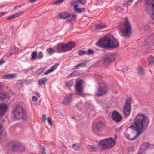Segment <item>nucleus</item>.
<instances>
[{"label":"nucleus","instance_id":"41","mask_svg":"<svg viewBox=\"0 0 154 154\" xmlns=\"http://www.w3.org/2000/svg\"><path fill=\"white\" fill-rule=\"evenodd\" d=\"M43 57L42 53L41 52H39L37 55V57L39 59H40Z\"/></svg>","mask_w":154,"mask_h":154},{"label":"nucleus","instance_id":"1","mask_svg":"<svg viewBox=\"0 0 154 154\" xmlns=\"http://www.w3.org/2000/svg\"><path fill=\"white\" fill-rule=\"evenodd\" d=\"M133 121V123L129 128L137 131L136 135L133 137H131V136L127 134L125 135L127 139L130 140H135L142 134L146 129L149 122L148 118L144 114H138L136 116Z\"/></svg>","mask_w":154,"mask_h":154},{"label":"nucleus","instance_id":"32","mask_svg":"<svg viewBox=\"0 0 154 154\" xmlns=\"http://www.w3.org/2000/svg\"><path fill=\"white\" fill-rule=\"evenodd\" d=\"M47 52L49 54L50 53H53L55 52L56 51V50L54 48H48L47 49Z\"/></svg>","mask_w":154,"mask_h":154},{"label":"nucleus","instance_id":"38","mask_svg":"<svg viewBox=\"0 0 154 154\" xmlns=\"http://www.w3.org/2000/svg\"><path fill=\"white\" fill-rule=\"evenodd\" d=\"M79 54L80 56H82L83 54H87V51H79Z\"/></svg>","mask_w":154,"mask_h":154},{"label":"nucleus","instance_id":"61","mask_svg":"<svg viewBox=\"0 0 154 154\" xmlns=\"http://www.w3.org/2000/svg\"><path fill=\"white\" fill-rule=\"evenodd\" d=\"M17 8H15V7H14V9H16Z\"/></svg>","mask_w":154,"mask_h":154},{"label":"nucleus","instance_id":"23","mask_svg":"<svg viewBox=\"0 0 154 154\" xmlns=\"http://www.w3.org/2000/svg\"><path fill=\"white\" fill-rule=\"evenodd\" d=\"M106 27V25L103 23H101L97 24L95 26L94 29L97 30H99L100 29Z\"/></svg>","mask_w":154,"mask_h":154},{"label":"nucleus","instance_id":"54","mask_svg":"<svg viewBox=\"0 0 154 154\" xmlns=\"http://www.w3.org/2000/svg\"><path fill=\"white\" fill-rule=\"evenodd\" d=\"M7 13V12H1L0 13V17H2Z\"/></svg>","mask_w":154,"mask_h":154},{"label":"nucleus","instance_id":"37","mask_svg":"<svg viewBox=\"0 0 154 154\" xmlns=\"http://www.w3.org/2000/svg\"><path fill=\"white\" fill-rule=\"evenodd\" d=\"M37 56V52H33L31 54L32 59L33 60L35 59Z\"/></svg>","mask_w":154,"mask_h":154},{"label":"nucleus","instance_id":"43","mask_svg":"<svg viewBox=\"0 0 154 154\" xmlns=\"http://www.w3.org/2000/svg\"><path fill=\"white\" fill-rule=\"evenodd\" d=\"M44 69L43 68H41L39 69L37 71V73L40 74L43 72Z\"/></svg>","mask_w":154,"mask_h":154},{"label":"nucleus","instance_id":"12","mask_svg":"<svg viewBox=\"0 0 154 154\" xmlns=\"http://www.w3.org/2000/svg\"><path fill=\"white\" fill-rule=\"evenodd\" d=\"M83 82L82 80H79L76 83V90L77 92L80 95H81L82 93V85Z\"/></svg>","mask_w":154,"mask_h":154},{"label":"nucleus","instance_id":"30","mask_svg":"<svg viewBox=\"0 0 154 154\" xmlns=\"http://www.w3.org/2000/svg\"><path fill=\"white\" fill-rule=\"evenodd\" d=\"M86 63H79L74 68L75 69H78L80 68L83 67L85 66Z\"/></svg>","mask_w":154,"mask_h":154},{"label":"nucleus","instance_id":"28","mask_svg":"<svg viewBox=\"0 0 154 154\" xmlns=\"http://www.w3.org/2000/svg\"><path fill=\"white\" fill-rule=\"evenodd\" d=\"M72 147L75 151L79 150L80 148V145L77 143L73 144Z\"/></svg>","mask_w":154,"mask_h":154},{"label":"nucleus","instance_id":"50","mask_svg":"<svg viewBox=\"0 0 154 154\" xmlns=\"http://www.w3.org/2000/svg\"><path fill=\"white\" fill-rule=\"evenodd\" d=\"M43 121L44 122H45L46 120V116L45 115H44L42 117Z\"/></svg>","mask_w":154,"mask_h":154},{"label":"nucleus","instance_id":"29","mask_svg":"<svg viewBox=\"0 0 154 154\" xmlns=\"http://www.w3.org/2000/svg\"><path fill=\"white\" fill-rule=\"evenodd\" d=\"M74 9L75 12L77 13H80L85 11V8H82V9H80L77 7H75L74 8Z\"/></svg>","mask_w":154,"mask_h":154},{"label":"nucleus","instance_id":"42","mask_svg":"<svg viewBox=\"0 0 154 154\" xmlns=\"http://www.w3.org/2000/svg\"><path fill=\"white\" fill-rule=\"evenodd\" d=\"M87 52V54H88L89 55H91L94 54V51L92 49H89Z\"/></svg>","mask_w":154,"mask_h":154},{"label":"nucleus","instance_id":"18","mask_svg":"<svg viewBox=\"0 0 154 154\" xmlns=\"http://www.w3.org/2000/svg\"><path fill=\"white\" fill-rule=\"evenodd\" d=\"M59 64L56 63L54 66H52L50 69L46 71L44 75H47L54 71L57 68Z\"/></svg>","mask_w":154,"mask_h":154},{"label":"nucleus","instance_id":"40","mask_svg":"<svg viewBox=\"0 0 154 154\" xmlns=\"http://www.w3.org/2000/svg\"><path fill=\"white\" fill-rule=\"evenodd\" d=\"M18 49H19L17 47H15L11 49V51L12 53H14L17 51Z\"/></svg>","mask_w":154,"mask_h":154},{"label":"nucleus","instance_id":"55","mask_svg":"<svg viewBox=\"0 0 154 154\" xmlns=\"http://www.w3.org/2000/svg\"><path fill=\"white\" fill-rule=\"evenodd\" d=\"M8 53H9V54H7V55L8 56H9L11 55L12 53H13L12 52H11L10 51L8 52Z\"/></svg>","mask_w":154,"mask_h":154},{"label":"nucleus","instance_id":"52","mask_svg":"<svg viewBox=\"0 0 154 154\" xmlns=\"http://www.w3.org/2000/svg\"><path fill=\"white\" fill-rule=\"evenodd\" d=\"M133 1V0H127L126 2V3L128 5H129V3L132 2Z\"/></svg>","mask_w":154,"mask_h":154},{"label":"nucleus","instance_id":"14","mask_svg":"<svg viewBox=\"0 0 154 154\" xmlns=\"http://www.w3.org/2000/svg\"><path fill=\"white\" fill-rule=\"evenodd\" d=\"M8 106L5 103L0 104V115L5 114L8 110Z\"/></svg>","mask_w":154,"mask_h":154},{"label":"nucleus","instance_id":"3","mask_svg":"<svg viewBox=\"0 0 154 154\" xmlns=\"http://www.w3.org/2000/svg\"><path fill=\"white\" fill-rule=\"evenodd\" d=\"M117 136H115V139L110 137L102 140L98 143V147L103 151L112 148L116 145Z\"/></svg>","mask_w":154,"mask_h":154},{"label":"nucleus","instance_id":"31","mask_svg":"<svg viewBox=\"0 0 154 154\" xmlns=\"http://www.w3.org/2000/svg\"><path fill=\"white\" fill-rule=\"evenodd\" d=\"M139 73L141 75H143L144 73V69L141 66H139L138 68Z\"/></svg>","mask_w":154,"mask_h":154},{"label":"nucleus","instance_id":"11","mask_svg":"<svg viewBox=\"0 0 154 154\" xmlns=\"http://www.w3.org/2000/svg\"><path fill=\"white\" fill-rule=\"evenodd\" d=\"M56 52L57 53L64 52L67 51L65 44L59 43L55 46Z\"/></svg>","mask_w":154,"mask_h":154},{"label":"nucleus","instance_id":"25","mask_svg":"<svg viewBox=\"0 0 154 154\" xmlns=\"http://www.w3.org/2000/svg\"><path fill=\"white\" fill-rule=\"evenodd\" d=\"M9 98L10 97H6V95L5 94L2 92L0 93V101H4L5 99H9Z\"/></svg>","mask_w":154,"mask_h":154},{"label":"nucleus","instance_id":"47","mask_svg":"<svg viewBox=\"0 0 154 154\" xmlns=\"http://www.w3.org/2000/svg\"><path fill=\"white\" fill-rule=\"evenodd\" d=\"M32 100L34 102H35L37 101L38 99L37 97L35 96H33L32 97Z\"/></svg>","mask_w":154,"mask_h":154},{"label":"nucleus","instance_id":"5","mask_svg":"<svg viewBox=\"0 0 154 154\" xmlns=\"http://www.w3.org/2000/svg\"><path fill=\"white\" fill-rule=\"evenodd\" d=\"M145 10L152 19H154V0H145Z\"/></svg>","mask_w":154,"mask_h":154},{"label":"nucleus","instance_id":"60","mask_svg":"<svg viewBox=\"0 0 154 154\" xmlns=\"http://www.w3.org/2000/svg\"><path fill=\"white\" fill-rule=\"evenodd\" d=\"M66 148V147L64 146H63L62 147V149L63 150H64Z\"/></svg>","mask_w":154,"mask_h":154},{"label":"nucleus","instance_id":"6","mask_svg":"<svg viewBox=\"0 0 154 154\" xmlns=\"http://www.w3.org/2000/svg\"><path fill=\"white\" fill-rule=\"evenodd\" d=\"M10 145L11 150L13 151L22 152L25 150V147L21 143L12 142L10 143Z\"/></svg>","mask_w":154,"mask_h":154},{"label":"nucleus","instance_id":"59","mask_svg":"<svg viewBox=\"0 0 154 154\" xmlns=\"http://www.w3.org/2000/svg\"><path fill=\"white\" fill-rule=\"evenodd\" d=\"M35 1V0H29V1L31 3H33Z\"/></svg>","mask_w":154,"mask_h":154},{"label":"nucleus","instance_id":"46","mask_svg":"<svg viewBox=\"0 0 154 154\" xmlns=\"http://www.w3.org/2000/svg\"><path fill=\"white\" fill-rule=\"evenodd\" d=\"M14 18H15L14 17V15H13L12 16L7 18V20H11V19H14Z\"/></svg>","mask_w":154,"mask_h":154},{"label":"nucleus","instance_id":"58","mask_svg":"<svg viewBox=\"0 0 154 154\" xmlns=\"http://www.w3.org/2000/svg\"><path fill=\"white\" fill-rule=\"evenodd\" d=\"M141 1H142V0H138L137 1V2H135V3H136V4H137V3H139V2H141Z\"/></svg>","mask_w":154,"mask_h":154},{"label":"nucleus","instance_id":"4","mask_svg":"<svg viewBox=\"0 0 154 154\" xmlns=\"http://www.w3.org/2000/svg\"><path fill=\"white\" fill-rule=\"evenodd\" d=\"M14 117L17 119H23L26 116V112L23 110L22 107L17 105L14 106L12 110Z\"/></svg>","mask_w":154,"mask_h":154},{"label":"nucleus","instance_id":"24","mask_svg":"<svg viewBox=\"0 0 154 154\" xmlns=\"http://www.w3.org/2000/svg\"><path fill=\"white\" fill-rule=\"evenodd\" d=\"M68 13H63L58 15V17L60 19H65L68 17Z\"/></svg>","mask_w":154,"mask_h":154},{"label":"nucleus","instance_id":"13","mask_svg":"<svg viewBox=\"0 0 154 154\" xmlns=\"http://www.w3.org/2000/svg\"><path fill=\"white\" fill-rule=\"evenodd\" d=\"M112 118L117 122H119L122 119V116L119 113L116 111H114L112 115Z\"/></svg>","mask_w":154,"mask_h":154},{"label":"nucleus","instance_id":"33","mask_svg":"<svg viewBox=\"0 0 154 154\" xmlns=\"http://www.w3.org/2000/svg\"><path fill=\"white\" fill-rule=\"evenodd\" d=\"M73 82L72 80L68 81L66 83V86L68 87H71L73 84Z\"/></svg>","mask_w":154,"mask_h":154},{"label":"nucleus","instance_id":"49","mask_svg":"<svg viewBox=\"0 0 154 154\" xmlns=\"http://www.w3.org/2000/svg\"><path fill=\"white\" fill-rule=\"evenodd\" d=\"M79 2L81 4H83L86 2V0H78Z\"/></svg>","mask_w":154,"mask_h":154},{"label":"nucleus","instance_id":"44","mask_svg":"<svg viewBox=\"0 0 154 154\" xmlns=\"http://www.w3.org/2000/svg\"><path fill=\"white\" fill-rule=\"evenodd\" d=\"M25 80H19L17 82V84L20 85H22L23 82H24Z\"/></svg>","mask_w":154,"mask_h":154},{"label":"nucleus","instance_id":"19","mask_svg":"<svg viewBox=\"0 0 154 154\" xmlns=\"http://www.w3.org/2000/svg\"><path fill=\"white\" fill-rule=\"evenodd\" d=\"M48 81V79L46 77H43L40 79L38 81V85L40 86H42L45 84Z\"/></svg>","mask_w":154,"mask_h":154},{"label":"nucleus","instance_id":"9","mask_svg":"<svg viewBox=\"0 0 154 154\" xmlns=\"http://www.w3.org/2000/svg\"><path fill=\"white\" fill-rule=\"evenodd\" d=\"M116 53H109L105 55L103 57V63L104 64H108L115 60L117 57Z\"/></svg>","mask_w":154,"mask_h":154},{"label":"nucleus","instance_id":"53","mask_svg":"<svg viewBox=\"0 0 154 154\" xmlns=\"http://www.w3.org/2000/svg\"><path fill=\"white\" fill-rule=\"evenodd\" d=\"M4 87V85L2 83L0 82V91Z\"/></svg>","mask_w":154,"mask_h":154},{"label":"nucleus","instance_id":"36","mask_svg":"<svg viewBox=\"0 0 154 154\" xmlns=\"http://www.w3.org/2000/svg\"><path fill=\"white\" fill-rule=\"evenodd\" d=\"M24 13V11H23L21 12H18L17 13L14 15V17H15V18H16V17H17L19 16H20L21 15H22V14H23Z\"/></svg>","mask_w":154,"mask_h":154},{"label":"nucleus","instance_id":"7","mask_svg":"<svg viewBox=\"0 0 154 154\" xmlns=\"http://www.w3.org/2000/svg\"><path fill=\"white\" fill-rule=\"evenodd\" d=\"M108 88L106 84L103 82H100V86L97 88L95 94L97 96H102L107 92Z\"/></svg>","mask_w":154,"mask_h":154},{"label":"nucleus","instance_id":"10","mask_svg":"<svg viewBox=\"0 0 154 154\" xmlns=\"http://www.w3.org/2000/svg\"><path fill=\"white\" fill-rule=\"evenodd\" d=\"M130 100H126L125 104L124 107L123 113L125 118L127 117L130 115L131 111Z\"/></svg>","mask_w":154,"mask_h":154},{"label":"nucleus","instance_id":"20","mask_svg":"<svg viewBox=\"0 0 154 154\" xmlns=\"http://www.w3.org/2000/svg\"><path fill=\"white\" fill-rule=\"evenodd\" d=\"M65 44L67 51L70 50L75 46V44L73 42H70Z\"/></svg>","mask_w":154,"mask_h":154},{"label":"nucleus","instance_id":"26","mask_svg":"<svg viewBox=\"0 0 154 154\" xmlns=\"http://www.w3.org/2000/svg\"><path fill=\"white\" fill-rule=\"evenodd\" d=\"M80 74V72L78 71L73 72L68 75L69 77H73L75 76H77Z\"/></svg>","mask_w":154,"mask_h":154},{"label":"nucleus","instance_id":"48","mask_svg":"<svg viewBox=\"0 0 154 154\" xmlns=\"http://www.w3.org/2000/svg\"><path fill=\"white\" fill-rule=\"evenodd\" d=\"M148 42H150V40H149V39L148 40V41L147 40H145L144 43L143 44V45L144 46L148 45Z\"/></svg>","mask_w":154,"mask_h":154},{"label":"nucleus","instance_id":"56","mask_svg":"<svg viewBox=\"0 0 154 154\" xmlns=\"http://www.w3.org/2000/svg\"><path fill=\"white\" fill-rule=\"evenodd\" d=\"M35 94H36L39 97H40V94L38 92H37L35 93Z\"/></svg>","mask_w":154,"mask_h":154},{"label":"nucleus","instance_id":"22","mask_svg":"<svg viewBox=\"0 0 154 154\" xmlns=\"http://www.w3.org/2000/svg\"><path fill=\"white\" fill-rule=\"evenodd\" d=\"M16 77V74H9L8 75H4L2 76V78L5 79L10 80Z\"/></svg>","mask_w":154,"mask_h":154},{"label":"nucleus","instance_id":"57","mask_svg":"<svg viewBox=\"0 0 154 154\" xmlns=\"http://www.w3.org/2000/svg\"><path fill=\"white\" fill-rule=\"evenodd\" d=\"M4 61L3 60L0 61V65H1L2 64L4 63Z\"/></svg>","mask_w":154,"mask_h":154},{"label":"nucleus","instance_id":"15","mask_svg":"<svg viewBox=\"0 0 154 154\" xmlns=\"http://www.w3.org/2000/svg\"><path fill=\"white\" fill-rule=\"evenodd\" d=\"M72 95H70L69 96L65 98L62 101V103L64 105H68L72 101Z\"/></svg>","mask_w":154,"mask_h":154},{"label":"nucleus","instance_id":"8","mask_svg":"<svg viewBox=\"0 0 154 154\" xmlns=\"http://www.w3.org/2000/svg\"><path fill=\"white\" fill-rule=\"evenodd\" d=\"M131 26L127 18H125L124 23V27L122 29L123 36L127 37L131 32Z\"/></svg>","mask_w":154,"mask_h":154},{"label":"nucleus","instance_id":"27","mask_svg":"<svg viewBox=\"0 0 154 154\" xmlns=\"http://www.w3.org/2000/svg\"><path fill=\"white\" fill-rule=\"evenodd\" d=\"M147 60L148 62V66H151L153 64L154 62L153 58L151 57H147Z\"/></svg>","mask_w":154,"mask_h":154},{"label":"nucleus","instance_id":"45","mask_svg":"<svg viewBox=\"0 0 154 154\" xmlns=\"http://www.w3.org/2000/svg\"><path fill=\"white\" fill-rule=\"evenodd\" d=\"M47 120L49 125H52V123L51 121V119L50 117L48 118Z\"/></svg>","mask_w":154,"mask_h":154},{"label":"nucleus","instance_id":"2","mask_svg":"<svg viewBox=\"0 0 154 154\" xmlns=\"http://www.w3.org/2000/svg\"><path fill=\"white\" fill-rule=\"evenodd\" d=\"M95 44L99 47L105 49L109 48H116L119 46V44L117 40L112 35L108 37H103L97 42Z\"/></svg>","mask_w":154,"mask_h":154},{"label":"nucleus","instance_id":"63","mask_svg":"<svg viewBox=\"0 0 154 154\" xmlns=\"http://www.w3.org/2000/svg\"><path fill=\"white\" fill-rule=\"evenodd\" d=\"M50 154H52V153H50Z\"/></svg>","mask_w":154,"mask_h":154},{"label":"nucleus","instance_id":"34","mask_svg":"<svg viewBox=\"0 0 154 154\" xmlns=\"http://www.w3.org/2000/svg\"><path fill=\"white\" fill-rule=\"evenodd\" d=\"M78 2V1L77 0L72 1L71 2V4L72 5L74 6V8L77 7V4Z\"/></svg>","mask_w":154,"mask_h":154},{"label":"nucleus","instance_id":"16","mask_svg":"<svg viewBox=\"0 0 154 154\" xmlns=\"http://www.w3.org/2000/svg\"><path fill=\"white\" fill-rule=\"evenodd\" d=\"M95 127L97 130H100L103 129L105 127L104 123L102 121H99L97 123Z\"/></svg>","mask_w":154,"mask_h":154},{"label":"nucleus","instance_id":"62","mask_svg":"<svg viewBox=\"0 0 154 154\" xmlns=\"http://www.w3.org/2000/svg\"><path fill=\"white\" fill-rule=\"evenodd\" d=\"M6 102H8V101H6Z\"/></svg>","mask_w":154,"mask_h":154},{"label":"nucleus","instance_id":"51","mask_svg":"<svg viewBox=\"0 0 154 154\" xmlns=\"http://www.w3.org/2000/svg\"><path fill=\"white\" fill-rule=\"evenodd\" d=\"M116 10L118 11H122V9L120 7H118L116 8Z\"/></svg>","mask_w":154,"mask_h":154},{"label":"nucleus","instance_id":"39","mask_svg":"<svg viewBox=\"0 0 154 154\" xmlns=\"http://www.w3.org/2000/svg\"><path fill=\"white\" fill-rule=\"evenodd\" d=\"M40 149L41 151V154H46L45 152V148L43 146H41Z\"/></svg>","mask_w":154,"mask_h":154},{"label":"nucleus","instance_id":"21","mask_svg":"<svg viewBox=\"0 0 154 154\" xmlns=\"http://www.w3.org/2000/svg\"><path fill=\"white\" fill-rule=\"evenodd\" d=\"M68 20L69 21H75L76 20V15L74 13H72L71 14L69 13Z\"/></svg>","mask_w":154,"mask_h":154},{"label":"nucleus","instance_id":"17","mask_svg":"<svg viewBox=\"0 0 154 154\" xmlns=\"http://www.w3.org/2000/svg\"><path fill=\"white\" fill-rule=\"evenodd\" d=\"M87 148L89 152H95L97 149V147L95 145H88L87 146Z\"/></svg>","mask_w":154,"mask_h":154},{"label":"nucleus","instance_id":"35","mask_svg":"<svg viewBox=\"0 0 154 154\" xmlns=\"http://www.w3.org/2000/svg\"><path fill=\"white\" fill-rule=\"evenodd\" d=\"M64 0H57L54 2L53 4L58 5L62 3Z\"/></svg>","mask_w":154,"mask_h":154}]
</instances>
